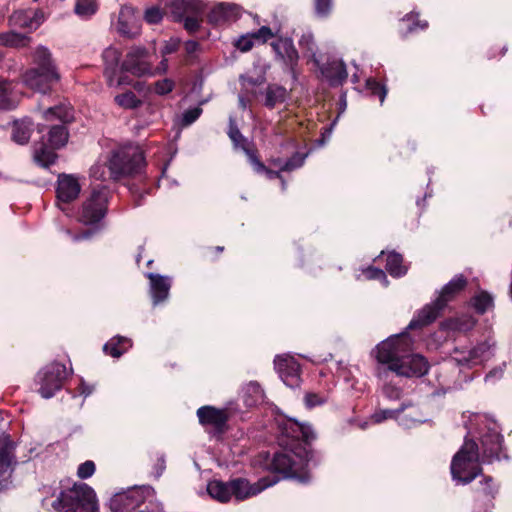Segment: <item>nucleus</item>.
I'll return each mask as SVG.
<instances>
[{
    "instance_id": "23",
    "label": "nucleus",
    "mask_w": 512,
    "mask_h": 512,
    "mask_svg": "<svg viewBox=\"0 0 512 512\" xmlns=\"http://www.w3.org/2000/svg\"><path fill=\"white\" fill-rule=\"evenodd\" d=\"M143 502L139 490H130L126 493L116 494L110 501L112 512H125L135 509Z\"/></svg>"
},
{
    "instance_id": "57",
    "label": "nucleus",
    "mask_w": 512,
    "mask_h": 512,
    "mask_svg": "<svg viewBox=\"0 0 512 512\" xmlns=\"http://www.w3.org/2000/svg\"><path fill=\"white\" fill-rule=\"evenodd\" d=\"M180 45V41L177 38H171L168 41H165L163 48L161 49V56L165 57L166 55L175 53Z\"/></svg>"
},
{
    "instance_id": "36",
    "label": "nucleus",
    "mask_w": 512,
    "mask_h": 512,
    "mask_svg": "<svg viewBox=\"0 0 512 512\" xmlns=\"http://www.w3.org/2000/svg\"><path fill=\"white\" fill-rule=\"evenodd\" d=\"M13 90V82L0 78V110H11L15 107Z\"/></svg>"
},
{
    "instance_id": "58",
    "label": "nucleus",
    "mask_w": 512,
    "mask_h": 512,
    "mask_svg": "<svg viewBox=\"0 0 512 512\" xmlns=\"http://www.w3.org/2000/svg\"><path fill=\"white\" fill-rule=\"evenodd\" d=\"M184 27L190 32L197 31L200 27L199 18L197 16H187L184 19Z\"/></svg>"
},
{
    "instance_id": "53",
    "label": "nucleus",
    "mask_w": 512,
    "mask_h": 512,
    "mask_svg": "<svg viewBox=\"0 0 512 512\" xmlns=\"http://www.w3.org/2000/svg\"><path fill=\"white\" fill-rule=\"evenodd\" d=\"M201 113H202V109L199 107H195V108L185 111L182 116V124L184 126H188V125L192 124L194 121H196L199 118Z\"/></svg>"
},
{
    "instance_id": "22",
    "label": "nucleus",
    "mask_w": 512,
    "mask_h": 512,
    "mask_svg": "<svg viewBox=\"0 0 512 512\" xmlns=\"http://www.w3.org/2000/svg\"><path fill=\"white\" fill-rule=\"evenodd\" d=\"M199 422L202 425H209L218 431H222L227 422V413L223 409L212 406H203L197 410Z\"/></svg>"
},
{
    "instance_id": "25",
    "label": "nucleus",
    "mask_w": 512,
    "mask_h": 512,
    "mask_svg": "<svg viewBox=\"0 0 512 512\" xmlns=\"http://www.w3.org/2000/svg\"><path fill=\"white\" fill-rule=\"evenodd\" d=\"M240 16V7L236 4L219 3L208 14L210 23L220 25L235 21Z\"/></svg>"
},
{
    "instance_id": "24",
    "label": "nucleus",
    "mask_w": 512,
    "mask_h": 512,
    "mask_svg": "<svg viewBox=\"0 0 512 512\" xmlns=\"http://www.w3.org/2000/svg\"><path fill=\"white\" fill-rule=\"evenodd\" d=\"M80 190L81 187L73 176L63 174L58 177L57 198L59 201L69 203L75 200Z\"/></svg>"
},
{
    "instance_id": "18",
    "label": "nucleus",
    "mask_w": 512,
    "mask_h": 512,
    "mask_svg": "<svg viewBox=\"0 0 512 512\" xmlns=\"http://www.w3.org/2000/svg\"><path fill=\"white\" fill-rule=\"evenodd\" d=\"M271 46L277 57L294 72L298 63L299 55L290 38H279L271 43Z\"/></svg>"
},
{
    "instance_id": "30",
    "label": "nucleus",
    "mask_w": 512,
    "mask_h": 512,
    "mask_svg": "<svg viewBox=\"0 0 512 512\" xmlns=\"http://www.w3.org/2000/svg\"><path fill=\"white\" fill-rule=\"evenodd\" d=\"M8 25L12 28L36 29L40 25L32 13L28 11H15L8 18Z\"/></svg>"
},
{
    "instance_id": "19",
    "label": "nucleus",
    "mask_w": 512,
    "mask_h": 512,
    "mask_svg": "<svg viewBox=\"0 0 512 512\" xmlns=\"http://www.w3.org/2000/svg\"><path fill=\"white\" fill-rule=\"evenodd\" d=\"M281 429L282 433L287 437L294 440H302L306 444L316 439L315 431L309 424L300 423L294 419L286 420L282 424Z\"/></svg>"
},
{
    "instance_id": "52",
    "label": "nucleus",
    "mask_w": 512,
    "mask_h": 512,
    "mask_svg": "<svg viewBox=\"0 0 512 512\" xmlns=\"http://www.w3.org/2000/svg\"><path fill=\"white\" fill-rule=\"evenodd\" d=\"M174 88V82L171 79L165 78L155 83V93L158 95H166Z\"/></svg>"
},
{
    "instance_id": "43",
    "label": "nucleus",
    "mask_w": 512,
    "mask_h": 512,
    "mask_svg": "<svg viewBox=\"0 0 512 512\" xmlns=\"http://www.w3.org/2000/svg\"><path fill=\"white\" fill-rule=\"evenodd\" d=\"M476 491L477 493H480L485 499L491 501L498 493V487L493 483V479L491 477L486 476L482 481L479 482V486Z\"/></svg>"
},
{
    "instance_id": "37",
    "label": "nucleus",
    "mask_w": 512,
    "mask_h": 512,
    "mask_svg": "<svg viewBox=\"0 0 512 512\" xmlns=\"http://www.w3.org/2000/svg\"><path fill=\"white\" fill-rule=\"evenodd\" d=\"M386 270L392 277H401L407 273V267L403 265L402 255L390 252L387 255Z\"/></svg>"
},
{
    "instance_id": "7",
    "label": "nucleus",
    "mask_w": 512,
    "mask_h": 512,
    "mask_svg": "<svg viewBox=\"0 0 512 512\" xmlns=\"http://www.w3.org/2000/svg\"><path fill=\"white\" fill-rule=\"evenodd\" d=\"M480 435L482 457L484 461L492 462L500 459L503 437L497 424L484 415L475 416Z\"/></svg>"
},
{
    "instance_id": "11",
    "label": "nucleus",
    "mask_w": 512,
    "mask_h": 512,
    "mask_svg": "<svg viewBox=\"0 0 512 512\" xmlns=\"http://www.w3.org/2000/svg\"><path fill=\"white\" fill-rule=\"evenodd\" d=\"M61 79L58 70L27 69L22 75V81L28 88L46 94Z\"/></svg>"
},
{
    "instance_id": "31",
    "label": "nucleus",
    "mask_w": 512,
    "mask_h": 512,
    "mask_svg": "<svg viewBox=\"0 0 512 512\" xmlns=\"http://www.w3.org/2000/svg\"><path fill=\"white\" fill-rule=\"evenodd\" d=\"M207 492L213 499L222 503L232 498L230 481L212 480L207 484Z\"/></svg>"
},
{
    "instance_id": "15",
    "label": "nucleus",
    "mask_w": 512,
    "mask_h": 512,
    "mask_svg": "<svg viewBox=\"0 0 512 512\" xmlns=\"http://www.w3.org/2000/svg\"><path fill=\"white\" fill-rule=\"evenodd\" d=\"M116 31L125 38H135L141 33V24L130 5H123L114 23Z\"/></svg>"
},
{
    "instance_id": "16",
    "label": "nucleus",
    "mask_w": 512,
    "mask_h": 512,
    "mask_svg": "<svg viewBox=\"0 0 512 512\" xmlns=\"http://www.w3.org/2000/svg\"><path fill=\"white\" fill-rule=\"evenodd\" d=\"M274 365L286 386L295 388L300 385V365L294 357L289 355L277 356Z\"/></svg>"
},
{
    "instance_id": "2",
    "label": "nucleus",
    "mask_w": 512,
    "mask_h": 512,
    "mask_svg": "<svg viewBox=\"0 0 512 512\" xmlns=\"http://www.w3.org/2000/svg\"><path fill=\"white\" fill-rule=\"evenodd\" d=\"M467 281L463 275H456L441 290L439 297L431 304L423 307L410 321L408 329L414 330L431 324L439 316L447 303L464 289Z\"/></svg>"
},
{
    "instance_id": "17",
    "label": "nucleus",
    "mask_w": 512,
    "mask_h": 512,
    "mask_svg": "<svg viewBox=\"0 0 512 512\" xmlns=\"http://www.w3.org/2000/svg\"><path fill=\"white\" fill-rule=\"evenodd\" d=\"M228 136L236 148H241L245 152L256 172L264 169V164L259 160L256 153L249 148L247 139L241 134L232 117L229 118Z\"/></svg>"
},
{
    "instance_id": "29",
    "label": "nucleus",
    "mask_w": 512,
    "mask_h": 512,
    "mask_svg": "<svg viewBox=\"0 0 512 512\" xmlns=\"http://www.w3.org/2000/svg\"><path fill=\"white\" fill-rule=\"evenodd\" d=\"M288 95V91L285 87L277 84H269L263 92V104L265 107L273 109L276 105L284 103Z\"/></svg>"
},
{
    "instance_id": "54",
    "label": "nucleus",
    "mask_w": 512,
    "mask_h": 512,
    "mask_svg": "<svg viewBox=\"0 0 512 512\" xmlns=\"http://www.w3.org/2000/svg\"><path fill=\"white\" fill-rule=\"evenodd\" d=\"M254 40L252 33L241 36L236 42V47L242 52H247L252 49Z\"/></svg>"
},
{
    "instance_id": "21",
    "label": "nucleus",
    "mask_w": 512,
    "mask_h": 512,
    "mask_svg": "<svg viewBox=\"0 0 512 512\" xmlns=\"http://www.w3.org/2000/svg\"><path fill=\"white\" fill-rule=\"evenodd\" d=\"M146 277L150 280V294L154 305L165 301L169 296L171 288V278L155 273H147Z\"/></svg>"
},
{
    "instance_id": "49",
    "label": "nucleus",
    "mask_w": 512,
    "mask_h": 512,
    "mask_svg": "<svg viewBox=\"0 0 512 512\" xmlns=\"http://www.w3.org/2000/svg\"><path fill=\"white\" fill-rule=\"evenodd\" d=\"M367 87L369 90H371L372 94L379 96L380 103L382 104L387 95V90H386L385 86L381 85L374 79H368Z\"/></svg>"
},
{
    "instance_id": "3",
    "label": "nucleus",
    "mask_w": 512,
    "mask_h": 512,
    "mask_svg": "<svg viewBox=\"0 0 512 512\" xmlns=\"http://www.w3.org/2000/svg\"><path fill=\"white\" fill-rule=\"evenodd\" d=\"M57 512H97L98 502L94 490L85 483H75L63 490L52 503Z\"/></svg>"
},
{
    "instance_id": "64",
    "label": "nucleus",
    "mask_w": 512,
    "mask_h": 512,
    "mask_svg": "<svg viewBox=\"0 0 512 512\" xmlns=\"http://www.w3.org/2000/svg\"><path fill=\"white\" fill-rule=\"evenodd\" d=\"M198 49V43L196 41H187L185 43V50L188 54L194 53Z\"/></svg>"
},
{
    "instance_id": "28",
    "label": "nucleus",
    "mask_w": 512,
    "mask_h": 512,
    "mask_svg": "<svg viewBox=\"0 0 512 512\" xmlns=\"http://www.w3.org/2000/svg\"><path fill=\"white\" fill-rule=\"evenodd\" d=\"M371 418L375 423H380L386 419H396L398 423L405 428H411L423 421L422 419L408 420L406 416H400V410L398 409H382L376 411Z\"/></svg>"
},
{
    "instance_id": "9",
    "label": "nucleus",
    "mask_w": 512,
    "mask_h": 512,
    "mask_svg": "<svg viewBox=\"0 0 512 512\" xmlns=\"http://www.w3.org/2000/svg\"><path fill=\"white\" fill-rule=\"evenodd\" d=\"M68 131L64 125H53L48 132V145L41 143L34 147V160L43 167H49L57 158L55 149H59L68 141Z\"/></svg>"
},
{
    "instance_id": "13",
    "label": "nucleus",
    "mask_w": 512,
    "mask_h": 512,
    "mask_svg": "<svg viewBox=\"0 0 512 512\" xmlns=\"http://www.w3.org/2000/svg\"><path fill=\"white\" fill-rule=\"evenodd\" d=\"M278 481L279 477L277 476L264 477L251 485L246 479H233L230 481L232 497L239 501L247 499L276 484Z\"/></svg>"
},
{
    "instance_id": "20",
    "label": "nucleus",
    "mask_w": 512,
    "mask_h": 512,
    "mask_svg": "<svg viewBox=\"0 0 512 512\" xmlns=\"http://www.w3.org/2000/svg\"><path fill=\"white\" fill-rule=\"evenodd\" d=\"M315 64L320 68L321 74L329 81L332 86L341 85L348 76L346 65L342 60L334 59L327 64L320 66L319 61L313 55Z\"/></svg>"
},
{
    "instance_id": "10",
    "label": "nucleus",
    "mask_w": 512,
    "mask_h": 512,
    "mask_svg": "<svg viewBox=\"0 0 512 512\" xmlns=\"http://www.w3.org/2000/svg\"><path fill=\"white\" fill-rule=\"evenodd\" d=\"M109 190L105 186L94 188L83 203L80 220L91 225L101 221L107 212Z\"/></svg>"
},
{
    "instance_id": "45",
    "label": "nucleus",
    "mask_w": 512,
    "mask_h": 512,
    "mask_svg": "<svg viewBox=\"0 0 512 512\" xmlns=\"http://www.w3.org/2000/svg\"><path fill=\"white\" fill-rule=\"evenodd\" d=\"M115 102L125 109H134L141 105V101L131 91L115 96Z\"/></svg>"
},
{
    "instance_id": "61",
    "label": "nucleus",
    "mask_w": 512,
    "mask_h": 512,
    "mask_svg": "<svg viewBox=\"0 0 512 512\" xmlns=\"http://www.w3.org/2000/svg\"><path fill=\"white\" fill-rule=\"evenodd\" d=\"M262 172H265L269 179L280 178L282 180L283 190L286 188V182L282 179L279 171L270 170V169L266 168V166L264 165V169L259 171L258 173H262Z\"/></svg>"
},
{
    "instance_id": "46",
    "label": "nucleus",
    "mask_w": 512,
    "mask_h": 512,
    "mask_svg": "<svg viewBox=\"0 0 512 512\" xmlns=\"http://www.w3.org/2000/svg\"><path fill=\"white\" fill-rule=\"evenodd\" d=\"M245 393L247 395L252 396L251 399L247 398L245 400V403L248 406L256 405L257 403L262 402L264 400V392H263L262 388L260 387V385L258 383H256V382H250L246 386V392Z\"/></svg>"
},
{
    "instance_id": "26",
    "label": "nucleus",
    "mask_w": 512,
    "mask_h": 512,
    "mask_svg": "<svg viewBox=\"0 0 512 512\" xmlns=\"http://www.w3.org/2000/svg\"><path fill=\"white\" fill-rule=\"evenodd\" d=\"M31 57L33 64L31 69L58 70L50 50L43 45L36 47Z\"/></svg>"
},
{
    "instance_id": "55",
    "label": "nucleus",
    "mask_w": 512,
    "mask_h": 512,
    "mask_svg": "<svg viewBox=\"0 0 512 512\" xmlns=\"http://www.w3.org/2000/svg\"><path fill=\"white\" fill-rule=\"evenodd\" d=\"M332 8V0H315V11L320 17H325L329 14Z\"/></svg>"
},
{
    "instance_id": "12",
    "label": "nucleus",
    "mask_w": 512,
    "mask_h": 512,
    "mask_svg": "<svg viewBox=\"0 0 512 512\" xmlns=\"http://www.w3.org/2000/svg\"><path fill=\"white\" fill-rule=\"evenodd\" d=\"M122 72H129L141 77L152 74V65L149 61V53L144 47H134L126 55L121 64Z\"/></svg>"
},
{
    "instance_id": "51",
    "label": "nucleus",
    "mask_w": 512,
    "mask_h": 512,
    "mask_svg": "<svg viewBox=\"0 0 512 512\" xmlns=\"http://www.w3.org/2000/svg\"><path fill=\"white\" fill-rule=\"evenodd\" d=\"M162 17H163V14H162L161 10L156 6L146 9V11L144 13V19L149 24L159 23L162 20Z\"/></svg>"
},
{
    "instance_id": "34",
    "label": "nucleus",
    "mask_w": 512,
    "mask_h": 512,
    "mask_svg": "<svg viewBox=\"0 0 512 512\" xmlns=\"http://www.w3.org/2000/svg\"><path fill=\"white\" fill-rule=\"evenodd\" d=\"M203 5L199 0L188 2L186 0H174L171 4V11L175 17L181 19L187 13L195 15L201 13Z\"/></svg>"
},
{
    "instance_id": "44",
    "label": "nucleus",
    "mask_w": 512,
    "mask_h": 512,
    "mask_svg": "<svg viewBox=\"0 0 512 512\" xmlns=\"http://www.w3.org/2000/svg\"><path fill=\"white\" fill-rule=\"evenodd\" d=\"M475 319L471 316H462L447 322L449 329L460 332H467L475 326Z\"/></svg>"
},
{
    "instance_id": "47",
    "label": "nucleus",
    "mask_w": 512,
    "mask_h": 512,
    "mask_svg": "<svg viewBox=\"0 0 512 512\" xmlns=\"http://www.w3.org/2000/svg\"><path fill=\"white\" fill-rule=\"evenodd\" d=\"M398 410H400V416H406V419H422L423 422L426 421V419L422 416L420 413L418 407L413 405H402Z\"/></svg>"
},
{
    "instance_id": "41",
    "label": "nucleus",
    "mask_w": 512,
    "mask_h": 512,
    "mask_svg": "<svg viewBox=\"0 0 512 512\" xmlns=\"http://www.w3.org/2000/svg\"><path fill=\"white\" fill-rule=\"evenodd\" d=\"M121 71L120 75H117V72H108L105 77L107 80V84L110 87L119 88L121 86L133 85L135 89H140V82L133 83V81L127 76L123 74Z\"/></svg>"
},
{
    "instance_id": "56",
    "label": "nucleus",
    "mask_w": 512,
    "mask_h": 512,
    "mask_svg": "<svg viewBox=\"0 0 512 512\" xmlns=\"http://www.w3.org/2000/svg\"><path fill=\"white\" fill-rule=\"evenodd\" d=\"M255 40L265 43L274 36L272 30L268 26H262L256 32L252 33Z\"/></svg>"
},
{
    "instance_id": "42",
    "label": "nucleus",
    "mask_w": 512,
    "mask_h": 512,
    "mask_svg": "<svg viewBox=\"0 0 512 512\" xmlns=\"http://www.w3.org/2000/svg\"><path fill=\"white\" fill-rule=\"evenodd\" d=\"M472 305L478 313L483 314L493 306V297L489 293L482 291L474 296Z\"/></svg>"
},
{
    "instance_id": "48",
    "label": "nucleus",
    "mask_w": 512,
    "mask_h": 512,
    "mask_svg": "<svg viewBox=\"0 0 512 512\" xmlns=\"http://www.w3.org/2000/svg\"><path fill=\"white\" fill-rule=\"evenodd\" d=\"M95 469V463L91 460H87L78 466L77 476L80 479H88L95 473Z\"/></svg>"
},
{
    "instance_id": "35",
    "label": "nucleus",
    "mask_w": 512,
    "mask_h": 512,
    "mask_svg": "<svg viewBox=\"0 0 512 512\" xmlns=\"http://www.w3.org/2000/svg\"><path fill=\"white\" fill-rule=\"evenodd\" d=\"M45 120H59L63 124L69 123L74 119V111L70 105L61 104L47 109L43 114Z\"/></svg>"
},
{
    "instance_id": "59",
    "label": "nucleus",
    "mask_w": 512,
    "mask_h": 512,
    "mask_svg": "<svg viewBox=\"0 0 512 512\" xmlns=\"http://www.w3.org/2000/svg\"><path fill=\"white\" fill-rule=\"evenodd\" d=\"M323 402L324 400L317 394L309 393L305 396V404L309 408L320 405Z\"/></svg>"
},
{
    "instance_id": "40",
    "label": "nucleus",
    "mask_w": 512,
    "mask_h": 512,
    "mask_svg": "<svg viewBox=\"0 0 512 512\" xmlns=\"http://www.w3.org/2000/svg\"><path fill=\"white\" fill-rule=\"evenodd\" d=\"M307 157V154L295 153L291 158L286 161L281 159L272 160V164L279 168L280 171H293L300 168Z\"/></svg>"
},
{
    "instance_id": "50",
    "label": "nucleus",
    "mask_w": 512,
    "mask_h": 512,
    "mask_svg": "<svg viewBox=\"0 0 512 512\" xmlns=\"http://www.w3.org/2000/svg\"><path fill=\"white\" fill-rule=\"evenodd\" d=\"M364 274L367 279L379 280L384 286H387L389 283L385 272L381 269L369 267L364 271Z\"/></svg>"
},
{
    "instance_id": "4",
    "label": "nucleus",
    "mask_w": 512,
    "mask_h": 512,
    "mask_svg": "<svg viewBox=\"0 0 512 512\" xmlns=\"http://www.w3.org/2000/svg\"><path fill=\"white\" fill-rule=\"evenodd\" d=\"M479 457L477 444L473 440H465L452 459V479L462 485L472 482L482 472Z\"/></svg>"
},
{
    "instance_id": "5",
    "label": "nucleus",
    "mask_w": 512,
    "mask_h": 512,
    "mask_svg": "<svg viewBox=\"0 0 512 512\" xmlns=\"http://www.w3.org/2000/svg\"><path fill=\"white\" fill-rule=\"evenodd\" d=\"M299 451L284 450L274 454L271 468L283 474L284 478L296 479L300 483H307L310 475L305 470L309 461L310 453L306 448H298Z\"/></svg>"
},
{
    "instance_id": "6",
    "label": "nucleus",
    "mask_w": 512,
    "mask_h": 512,
    "mask_svg": "<svg viewBox=\"0 0 512 512\" xmlns=\"http://www.w3.org/2000/svg\"><path fill=\"white\" fill-rule=\"evenodd\" d=\"M144 165L143 151L138 146L133 145L124 146L113 151L107 164L110 177L114 180L140 173Z\"/></svg>"
},
{
    "instance_id": "32",
    "label": "nucleus",
    "mask_w": 512,
    "mask_h": 512,
    "mask_svg": "<svg viewBox=\"0 0 512 512\" xmlns=\"http://www.w3.org/2000/svg\"><path fill=\"white\" fill-rule=\"evenodd\" d=\"M31 38L14 30L0 33V46L8 48H23L29 45Z\"/></svg>"
},
{
    "instance_id": "1",
    "label": "nucleus",
    "mask_w": 512,
    "mask_h": 512,
    "mask_svg": "<svg viewBox=\"0 0 512 512\" xmlns=\"http://www.w3.org/2000/svg\"><path fill=\"white\" fill-rule=\"evenodd\" d=\"M412 345L410 336L402 332L388 337L376 347L375 376L389 399H398L401 395L395 378L422 377L428 372V361L420 354L410 353Z\"/></svg>"
},
{
    "instance_id": "63",
    "label": "nucleus",
    "mask_w": 512,
    "mask_h": 512,
    "mask_svg": "<svg viewBox=\"0 0 512 512\" xmlns=\"http://www.w3.org/2000/svg\"><path fill=\"white\" fill-rule=\"evenodd\" d=\"M503 374V369L502 368H497V369H493L491 370L485 377V381L486 382H491L493 381L494 379H498L502 376Z\"/></svg>"
},
{
    "instance_id": "60",
    "label": "nucleus",
    "mask_w": 512,
    "mask_h": 512,
    "mask_svg": "<svg viewBox=\"0 0 512 512\" xmlns=\"http://www.w3.org/2000/svg\"><path fill=\"white\" fill-rule=\"evenodd\" d=\"M93 390H94V387L92 385L87 384L83 379H81L80 386H79L80 395H82L86 398L92 394Z\"/></svg>"
},
{
    "instance_id": "38",
    "label": "nucleus",
    "mask_w": 512,
    "mask_h": 512,
    "mask_svg": "<svg viewBox=\"0 0 512 512\" xmlns=\"http://www.w3.org/2000/svg\"><path fill=\"white\" fill-rule=\"evenodd\" d=\"M98 11L97 0H75L74 13L81 19H90Z\"/></svg>"
},
{
    "instance_id": "8",
    "label": "nucleus",
    "mask_w": 512,
    "mask_h": 512,
    "mask_svg": "<svg viewBox=\"0 0 512 512\" xmlns=\"http://www.w3.org/2000/svg\"><path fill=\"white\" fill-rule=\"evenodd\" d=\"M68 377L67 368L59 362H52L43 367L36 375L38 393L44 399L52 398L61 390L64 380Z\"/></svg>"
},
{
    "instance_id": "39",
    "label": "nucleus",
    "mask_w": 512,
    "mask_h": 512,
    "mask_svg": "<svg viewBox=\"0 0 512 512\" xmlns=\"http://www.w3.org/2000/svg\"><path fill=\"white\" fill-rule=\"evenodd\" d=\"M121 52L115 47H108L103 51L102 58L105 63L104 76L108 72H117Z\"/></svg>"
},
{
    "instance_id": "62",
    "label": "nucleus",
    "mask_w": 512,
    "mask_h": 512,
    "mask_svg": "<svg viewBox=\"0 0 512 512\" xmlns=\"http://www.w3.org/2000/svg\"><path fill=\"white\" fill-rule=\"evenodd\" d=\"M90 173H91V176H93L96 179L105 180L104 170H103V167L101 165H94L90 169Z\"/></svg>"
},
{
    "instance_id": "33",
    "label": "nucleus",
    "mask_w": 512,
    "mask_h": 512,
    "mask_svg": "<svg viewBox=\"0 0 512 512\" xmlns=\"http://www.w3.org/2000/svg\"><path fill=\"white\" fill-rule=\"evenodd\" d=\"M131 346H132V343H131L130 339H128L126 337H122V336H115V337L111 338L103 346V350L106 354H108L114 358H119Z\"/></svg>"
},
{
    "instance_id": "27",
    "label": "nucleus",
    "mask_w": 512,
    "mask_h": 512,
    "mask_svg": "<svg viewBox=\"0 0 512 512\" xmlns=\"http://www.w3.org/2000/svg\"><path fill=\"white\" fill-rule=\"evenodd\" d=\"M33 132V122L29 118L16 120L12 124L11 137L19 145H25L29 142Z\"/></svg>"
},
{
    "instance_id": "14",
    "label": "nucleus",
    "mask_w": 512,
    "mask_h": 512,
    "mask_svg": "<svg viewBox=\"0 0 512 512\" xmlns=\"http://www.w3.org/2000/svg\"><path fill=\"white\" fill-rule=\"evenodd\" d=\"M492 356V345L488 342H482L470 350L455 349L452 360L459 366H468L481 364Z\"/></svg>"
}]
</instances>
